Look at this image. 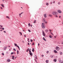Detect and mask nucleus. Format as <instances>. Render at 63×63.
<instances>
[{
    "label": "nucleus",
    "instance_id": "f3484780",
    "mask_svg": "<svg viewBox=\"0 0 63 63\" xmlns=\"http://www.w3.org/2000/svg\"><path fill=\"white\" fill-rule=\"evenodd\" d=\"M46 5H48V3L47 2H46Z\"/></svg>",
    "mask_w": 63,
    "mask_h": 63
},
{
    "label": "nucleus",
    "instance_id": "72a5a7b5",
    "mask_svg": "<svg viewBox=\"0 0 63 63\" xmlns=\"http://www.w3.org/2000/svg\"><path fill=\"white\" fill-rule=\"evenodd\" d=\"M2 55H4V54L3 53H2Z\"/></svg>",
    "mask_w": 63,
    "mask_h": 63
},
{
    "label": "nucleus",
    "instance_id": "4be33fe9",
    "mask_svg": "<svg viewBox=\"0 0 63 63\" xmlns=\"http://www.w3.org/2000/svg\"><path fill=\"white\" fill-rule=\"evenodd\" d=\"M46 63H48V60H47L46 61Z\"/></svg>",
    "mask_w": 63,
    "mask_h": 63
},
{
    "label": "nucleus",
    "instance_id": "a18cd8bd",
    "mask_svg": "<svg viewBox=\"0 0 63 63\" xmlns=\"http://www.w3.org/2000/svg\"><path fill=\"white\" fill-rule=\"evenodd\" d=\"M41 56L42 57H43V56H44V55H42Z\"/></svg>",
    "mask_w": 63,
    "mask_h": 63
},
{
    "label": "nucleus",
    "instance_id": "423d86ee",
    "mask_svg": "<svg viewBox=\"0 0 63 63\" xmlns=\"http://www.w3.org/2000/svg\"><path fill=\"white\" fill-rule=\"evenodd\" d=\"M43 34L44 36H46V35H45V32L43 31Z\"/></svg>",
    "mask_w": 63,
    "mask_h": 63
},
{
    "label": "nucleus",
    "instance_id": "7ed1b4c3",
    "mask_svg": "<svg viewBox=\"0 0 63 63\" xmlns=\"http://www.w3.org/2000/svg\"><path fill=\"white\" fill-rule=\"evenodd\" d=\"M57 13L55 11H54L52 13V14L53 15H57Z\"/></svg>",
    "mask_w": 63,
    "mask_h": 63
},
{
    "label": "nucleus",
    "instance_id": "49530a36",
    "mask_svg": "<svg viewBox=\"0 0 63 63\" xmlns=\"http://www.w3.org/2000/svg\"><path fill=\"white\" fill-rule=\"evenodd\" d=\"M49 31L51 32V31L50 30H49Z\"/></svg>",
    "mask_w": 63,
    "mask_h": 63
},
{
    "label": "nucleus",
    "instance_id": "09e8293b",
    "mask_svg": "<svg viewBox=\"0 0 63 63\" xmlns=\"http://www.w3.org/2000/svg\"><path fill=\"white\" fill-rule=\"evenodd\" d=\"M2 30H4V28H2Z\"/></svg>",
    "mask_w": 63,
    "mask_h": 63
},
{
    "label": "nucleus",
    "instance_id": "5701e85b",
    "mask_svg": "<svg viewBox=\"0 0 63 63\" xmlns=\"http://www.w3.org/2000/svg\"><path fill=\"white\" fill-rule=\"evenodd\" d=\"M36 20H35L33 22V23H36Z\"/></svg>",
    "mask_w": 63,
    "mask_h": 63
},
{
    "label": "nucleus",
    "instance_id": "0e129e2a",
    "mask_svg": "<svg viewBox=\"0 0 63 63\" xmlns=\"http://www.w3.org/2000/svg\"><path fill=\"white\" fill-rule=\"evenodd\" d=\"M56 38V36H55V37H54V38Z\"/></svg>",
    "mask_w": 63,
    "mask_h": 63
},
{
    "label": "nucleus",
    "instance_id": "6e6d98bb",
    "mask_svg": "<svg viewBox=\"0 0 63 63\" xmlns=\"http://www.w3.org/2000/svg\"><path fill=\"white\" fill-rule=\"evenodd\" d=\"M3 32H4V33H6V31H3Z\"/></svg>",
    "mask_w": 63,
    "mask_h": 63
},
{
    "label": "nucleus",
    "instance_id": "5fc2aeb1",
    "mask_svg": "<svg viewBox=\"0 0 63 63\" xmlns=\"http://www.w3.org/2000/svg\"><path fill=\"white\" fill-rule=\"evenodd\" d=\"M52 4V2H51V3H50V4Z\"/></svg>",
    "mask_w": 63,
    "mask_h": 63
},
{
    "label": "nucleus",
    "instance_id": "13d9d810",
    "mask_svg": "<svg viewBox=\"0 0 63 63\" xmlns=\"http://www.w3.org/2000/svg\"><path fill=\"white\" fill-rule=\"evenodd\" d=\"M24 37H25L26 38V35H24Z\"/></svg>",
    "mask_w": 63,
    "mask_h": 63
},
{
    "label": "nucleus",
    "instance_id": "c756f323",
    "mask_svg": "<svg viewBox=\"0 0 63 63\" xmlns=\"http://www.w3.org/2000/svg\"><path fill=\"white\" fill-rule=\"evenodd\" d=\"M22 13H21L20 14H19V16H21V14H22Z\"/></svg>",
    "mask_w": 63,
    "mask_h": 63
},
{
    "label": "nucleus",
    "instance_id": "2eb2a0df",
    "mask_svg": "<svg viewBox=\"0 0 63 63\" xmlns=\"http://www.w3.org/2000/svg\"><path fill=\"white\" fill-rule=\"evenodd\" d=\"M43 22H45L46 21V20H45V18H43Z\"/></svg>",
    "mask_w": 63,
    "mask_h": 63
},
{
    "label": "nucleus",
    "instance_id": "bb28decb",
    "mask_svg": "<svg viewBox=\"0 0 63 63\" xmlns=\"http://www.w3.org/2000/svg\"><path fill=\"white\" fill-rule=\"evenodd\" d=\"M60 54H61V55H62V52H60Z\"/></svg>",
    "mask_w": 63,
    "mask_h": 63
},
{
    "label": "nucleus",
    "instance_id": "9d476101",
    "mask_svg": "<svg viewBox=\"0 0 63 63\" xmlns=\"http://www.w3.org/2000/svg\"><path fill=\"white\" fill-rule=\"evenodd\" d=\"M7 47H4V50H5L7 49Z\"/></svg>",
    "mask_w": 63,
    "mask_h": 63
},
{
    "label": "nucleus",
    "instance_id": "4c0bfd02",
    "mask_svg": "<svg viewBox=\"0 0 63 63\" xmlns=\"http://www.w3.org/2000/svg\"><path fill=\"white\" fill-rule=\"evenodd\" d=\"M58 4H59V5H60V2H59L58 3Z\"/></svg>",
    "mask_w": 63,
    "mask_h": 63
},
{
    "label": "nucleus",
    "instance_id": "680f3d73",
    "mask_svg": "<svg viewBox=\"0 0 63 63\" xmlns=\"http://www.w3.org/2000/svg\"><path fill=\"white\" fill-rule=\"evenodd\" d=\"M22 42H23V43H24V41H22Z\"/></svg>",
    "mask_w": 63,
    "mask_h": 63
},
{
    "label": "nucleus",
    "instance_id": "69168bd1",
    "mask_svg": "<svg viewBox=\"0 0 63 63\" xmlns=\"http://www.w3.org/2000/svg\"><path fill=\"white\" fill-rule=\"evenodd\" d=\"M28 45H30L29 43H28Z\"/></svg>",
    "mask_w": 63,
    "mask_h": 63
},
{
    "label": "nucleus",
    "instance_id": "603ef678",
    "mask_svg": "<svg viewBox=\"0 0 63 63\" xmlns=\"http://www.w3.org/2000/svg\"><path fill=\"white\" fill-rule=\"evenodd\" d=\"M0 8L1 9H2H2H3L2 7H0Z\"/></svg>",
    "mask_w": 63,
    "mask_h": 63
},
{
    "label": "nucleus",
    "instance_id": "4d7b16f0",
    "mask_svg": "<svg viewBox=\"0 0 63 63\" xmlns=\"http://www.w3.org/2000/svg\"><path fill=\"white\" fill-rule=\"evenodd\" d=\"M3 31V30H0V31Z\"/></svg>",
    "mask_w": 63,
    "mask_h": 63
},
{
    "label": "nucleus",
    "instance_id": "b1692460",
    "mask_svg": "<svg viewBox=\"0 0 63 63\" xmlns=\"http://www.w3.org/2000/svg\"><path fill=\"white\" fill-rule=\"evenodd\" d=\"M35 58L36 59H37V56H36V55H35Z\"/></svg>",
    "mask_w": 63,
    "mask_h": 63
},
{
    "label": "nucleus",
    "instance_id": "774afa93",
    "mask_svg": "<svg viewBox=\"0 0 63 63\" xmlns=\"http://www.w3.org/2000/svg\"><path fill=\"white\" fill-rule=\"evenodd\" d=\"M62 23L63 24V21L62 22Z\"/></svg>",
    "mask_w": 63,
    "mask_h": 63
},
{
    "label": "nucleus",
    "instance_id": "7c9ffc66",
    "mask_svg": "<svg viewBox=\"0 0 63 63\" xmlns=\"http://www.w3.org/2000/svg\"><path fill=\"white\" fill-rule=\"evenodd\" d=\"M19 33H20V35H22V33H21V32H19Z\"/></svg>",
    "mask_w": 63,
    "mask_h": 63
},
{
    "label": "nucleus",
    "instance_id": "ddd939ff",
    "mask_svg": "<svg viewBox=\"0 0 63 63\" xmlns=\"http://www.w3.org/2000/svg\"><path fill=\"white\" fill-rule=\"evenodd\" d=\"M44 16L45 17H47V15L46 14H45L44 15Z\"/></svg>",
    "mask_w": 63,
    "mask_h": 63
},
{
    "label": "nucleus",
    "instance_id": "a211bd4d",
    "mask_svg": "<svg viewBox=\"0 0 63 63\" xmlns=\"http://www.w3.org/2000/svg\"><path fill=\"white\" fill-rule=\"evenodd\" d=\"M6 17L7 18H8V19H10V17H9L8 16H6Z\"/></svg>",
    "mask_w": 63,
    "mask_h": 63
},
{
    "label": "nucleus",
    "instance_id": "f03ea898",
    "mask_svg": "<svg viewBox=\"0 0 63 63\" xmlns=\"http://www.w3.org/2000/svg\"><path fill=\"white\" fill-rule=\"evenodd\" d=\"M56 49L58 51V50H59V49H60V48H59V47H56Z\"/></svg>",
    "mask_w": 63,
    "mask_h": 63
},
{
    "label": "nucleus",
    "instance_id": "9b49d317",
    "mask_svg": "<svg viewBox=\"0 0 63 63\" xmlns=\"http://www.w3.org/2000/svg\"><path fill=\"white\" fill-rule=\"evenodd\" d=\"M1 6L2 7H3V8H4V5L3 4H1Z\"/></svg>",
    "mask_w": 63,
    "mask_h": 63
},
{
    "label": "nucleus",
    "instance_id": "6e6552de",
    "mask_svg": "<svg viewBox=\"0 0 63 63\" xmlns=\"http://www.w3.org/2000/svg\"><path fill=\"white\" fill-rule=\"evenodd\" d=\"M58 12L59 13H61V11H60V10H58Z\"/></svg>",
    "mask_w": 63,
    "mask_h": 63
},
{
    "label": "nucleus",
    "instance_id": "e433bc0d",
    "mask_svg": "<svg viewBox=\"0 0 63 63\" xmlns=\"http://www.w3.org/2000/svg\"><path fill=\"white\" fill-rule=\"evenodd\" d=\"M13 50H15V51H16V49H15V48H13Z\"/></svg>",
    "mask_w": 63,
    "mask_h": 63
},
{
    "label": "nucleus",
    "instance_id": "cd10ccee",
    "mask_svg": "<svg viewBox=\"0 0 63 63\" xmlns=\"http://www.w3.org/2000/svg\"><path fill=\"white\" fill-rule=\"evenodd\" d=\"M18 52H19V51L18 50H17V54H18Z\"/></svg>",
    "mask_w": 63,
    "mask_h": 63
},
{
    "label": "nucleus",
    "instance_id": "864d4df0",
    "mask_svg": "<svg viewBox=\"0 0 63 63\" xmlns=\"http://www.w3.org/2000/svg\"><path fill=\"white\" fill-rule=\"evenodd\" d=\"M14 45H15V46H16V44L15 43V44H14Z\"/></svg>",
    "mask_w": 63,
    "mask_h": 63
},
{
    "label": "nucleus",
    "instance_id": "1a4fd4ad",
    "mask_svg": "<svg viewBox=\"0 0 63 63\" xmlns=\"http://www.w3.org/2000/svg\"><path fill=\"white\" fill-rule=\"evenodd\" d=\"M7 61L8 62H10V59H9L7 60Z\"/></svg>",
    "mask_w": 63,
    "mask_h": 63
},
{
    "label": "nucleus",
    "instance_id": "338daca9",
    "mask_svg": "<svg viewBox=\"0 0 63 63\" xmlns=\"http://www.w3.org/2000/svg\"><path fill=\"white\" fill-rule=\"evenodd\" d=\"M62 44H63V43H62Z\"/></svg>",
    "mask_w": 63,
    "mask_h": 63
},
{
    "label": "nucleus",
    "instance_id": "4468645a",
    "mask_svg": "<svg viewBox=\"0 0 63 63\" xmlns=\"http://www.w3.org/2000/svg\"><path fill=\"white\" fill-rule=\"evenodd\" d=\"M43 39L45 41H46V39H45V37L43 38Z\"/></svg>",
    "mask_w": 63,
    "mask_h": 63
},
{
    "label": "nucleus",
    "instance_id": "473e14b6",
    "mask_svg": "<svg viewBox=\"0 0 63 63\" xmlns=\"http://www.w3.org/2000/svg\"><path fill=\"white\" fill-rule=\"evenodd\" d=\"M55 17H58V16H57V15H55Z\"/></svg>",
    "mask_w": 63,
    "mask_h": 63
},
{
    "label": "nucleus",
    "instance_id": "f8f14e48",
    "mask_svg": "<svg viewBox=\"0 0 63 63\" xmlns=\"http://www.w3.org/2000/svg\"><path fill=\"white\" fill-rule=\"evenodd\" d=\"M53 61L55 62H56V59H55Z\"/></svg>",
    "mask_w": 63,
    "mask_h": 63
},
{
    "label": "nucleus",
    "instance_id": "bf43d9fd",
    "mask_svg": "<svg viewBox=\"0 0 63 63\" xmlns=\"http://www.w3.org/2000/svg\"><path fill=\"white\" fill-rule=\"evenodd\" d=\"M13 54H15V52H14V53H13Z\"/></svg>",
    "mask_w": 63,
    "mask_h": 63
},
{
    "label": "nucleus",
    "instance_id": "39448f33",
    "mask_svg": "<svg viewBox=\"0 0 63 63\" xmlns=\"http://www.w3.org/2000/svg\"><path fill=\"white\" fill-rule=\"evenodd\" d=\"M54 52L55 53H57V51H56V50H54Z\"/></svg>",
    "mask_w": 63,
    "mask_h": 63
},
{
    "label": "nucleus",
    "instance_id": "aec40b11",
    "mask_svg": "<svg viewBox=\"0 0 63 63\" xmlns=\"http://www.w3.org/2000/svg\"><path fill=\"white\" fill-rule=\"evenodd\" d=\"M32 51L33 52H34V49L33 48H32Z\"/></svg>",
    "mask_w": 63,
    "mask_h": 63
},
{
    "label": "nucleus",
    "instance_id": "c03bdc74",
    "mask_svg": "<svg viewBox=\"0 0 63 63\" xmlns=\"http://www.w3.org/2000/svg\"><path fill=\"white\" fill-rule=\"evenodd\" d=\"M55 1H54L53 2V3H55Z\"/></svg>",
    "mask_w": 63,
    "mask_h": 63
},
{
    "label": "nucleus",
    "instance_id": "a878e982",
    "mask_svg": "<svg viewBox=\"0 0 63 63\" xmlns=\"http://www.w3.org/2000/svg\"><path fill=\"white\" fill-rule=\"evenodd\" d=\"M49 37H50V38H52V36H51V35H49Z\"/></svg>",
    "mask_w": 63,
    "mask_h": 63
},
{
    "label": "nucleus",
    "instance_id": "79ce46f5",
    "mask_svg": "<svg viewBox=\"0 0 63 63\" xmlns=\"http://www.w3.org/2000/svg\"><path fill=\"white\" fill-rule=\"evenodd\" d=\"M47 22H45V23L46 24H47Z\"/></svg>",
    "mask_w": 63,
    "mask_h": 63
},
{
    "label": "nucleus",
    "instance_id": "c85d7f7f",
    "mask_svg": "<svg viewBox=\"0 0 63 63\" xmlns=\"http://www.w3.org/2000/svg\"><path fill=\"white\" fill-rule=\"evenodd\" d=\"M50 33L51 34H52V35H53V33H52L51 32H50Z\"/></svg>",
    "mask_w": 63,
    "mask_h": 63
},
{
    "label": "nucleus",
    "instance_id": "8fccbe9b",
    "mask_svg": "<svg viewBox=\"0 0 63 63\" xmlns=\"http://www.w3.org/2000/svg\"><path fill=\"white\" fill-rule=\"evenodd\" d=\"M6 53L7 54V53H8V52L7 51L6 52Z\"/></svg>",
    "mask_w": 63,
    "mask_h": 63
},
{
    "label": "nucleus",
    "instance_id": "20e7f679",
    "mask_svg": "<svg viewBox=\"0 0 63 63\" xmlns=\"http://www.w3.org/2000/svg\"><path fill=\"white\" fill-rule=\"evenodd\" d=\"M29 54H30V55H31V56H32V55H33V54H32V53H31V50H29Z\"/></svg>",
    "mask_w": 63,
    "mask_h": 63
},
{
    "label": "nucleus",
    "instance_id": "58836bf2",
    "mask_svg": "<svg viewBox=\"0 0 63 63\" xmlns=\"http://www.w3.org/2000/svg\"><path fill=\"white\" fill-rule=\"evenodd\" d=\"M32 45H34V42H33L32 44Z\"/></svg>",
    "mask_w": 63,
    "mask_h": 63
},
{
    "label": "nucleus",
    "instance_id": "0eeeda50",
    "mask_svg": "<svg viewBox=\"0 0 63 63\" xmlns=\"http://www.w3.org/2000/svg\"><path fill=\"white\" fill-rule=\"evenodd\" d=\"M16 46L17 47H18V48L19 49V50H20V48H19V47L18 46H17V44H16Z\"/></svg>",
    "mask_w": 63,
    "mask_h": 63
},
{
    "label": "nucleus",
    "instance_id": "052dcab7",
    "mask_svg": "<svg viewBox=\"0 0 63 63\" xmlns=\"http://www.w3.org/2000/svg\"><path fill=\"white\" fill-rule=\"evenodd\" d=\"M59 17H60H60H61V16H59Z\"/></svg>",
    "mask_w": 63,
    "mask_h": 63
},
{
    "label": "nucleus",
    "instance_id": "3c124183",
    "mask_svg": "<svg viewBox=\"0 0 63 63\" xmlns=\"http://www.w3.org/2000/svg\"><path fill=\"white\" fill-rule=\"evenodd\" d=\"M31 42H32L33 41V40H31Z\"/></svg>",
    "mask_w": 63,
    "mask_h": 63
},
{
    "label": "nucleus",
    "instance_id": "412c9836",
    "mask_svg": "<svg viewBox=\"0 0 63 63\" xmlns=\"http://www.w3.org/2000/svg\"><path fill=\"white\" fill-rule=\"evenodd\" d=\"M48 31V30H45V32H47Z\"/></svg>",
    "mask_w": 63,
    "mask_h": 63
},
{
    "label": "nucleus",
    "instance_id": "2f4dec72",
    "mask_svg": "<svg viewBox=\"0 0 63 63\" xmlns=\"http://www.w3.org/2000/svg\"><path fill=\"white\" fill-rule=\"evenodd\" d=\"M28 31H29V32H31V31H30V30H28Z\"/></svg>",
    "mask_w": 63,
    "mask_h": 63
},
{
    "label": "nucleus",
    "instance_id": "f257e3e1",
    "mask_svg": "<svg viewBox=\"0 0 63 63\" xmlns=\"http://www.w3.org/2000/svg\"><path fill=\"white\" fill-rule=\"evenodd\" d=\"M45 24L44 23H42V28L44 29L45 28Z\"/></svg>",
    "mask_w": 63,
    "mask_h": 63
},
{
    "label": "nucleus",
    "instance_id": "393cba45",
    "mask_svg": "<svg viewBox=\"0 0 63 63\" xmlns=\"http://www.w3.org/2000/svg\"><path fill=\"white\" fill-rule=\"evenodd\" d=\"M29 50V49H27V50L26 51L27 52H28V50Z\"/></svg>",
    "mask_w": 63,
    "mask_h": 63
},
{
    "label": "nucleus",
    "instance_id": "e2e57ef3",
    "mask_svg": "<svg viewBox=\"0 0 63 63\" xmlns=\"http://www.w3.org/2000/svg\"><path fill=\"white\" fill-rule=\"evenodd\" d=\"M39 45H40V44H39V43L38 44V46H39Z\"/></svg>",
    "mask_w": 63,
    "mask_h": 63
},
{
    "label": "nucleus",
    "instance_id": "a19ab883",
    "mask_svg": "<svg viewBox=\"0 0 63 63\" xmlns=\"http://www.w3.org/2000/svg\"><path fill=\"white\" fill-rule=\"evenodd\" d=\"M28 25H29V26H30V24L29 23V24H28Z\"/></svg>",
    "mask_w": 63,
    "mask_h": 63
},
{
    "label": "nucleus",
    "instance_id": "dca6fc26",
    "mask_svg": "<svg viewBox=\"0 0 63 63\" xmlns=\"http://www.w3.org/2000/svg\"><path fill=\"white\" fill-rule=\"evenodd\" d=\"M48 16L50 17H51L52 16V15L49 14L48 15Z\"/></svg>",
    "mask_w": 63,
    "mask_h": 63
},
{
    "label": "nucleus",
    "instance_id": "f704fd0d",
    "mask_svg": "<svg viewBox=\"0 0 63 63\" xmlns=\"http://www.w3.org/2000/svg\"><path fill=\"white\" fill-rule=\"evenodd\" d=\"M13 52H12L11 53V55L13 54Z\"/></svg>",
    "mask_w": 63,
    "mask_h": 63
},
{
    "label": "nucleus",
    "instance_id": "de8ad7c7",
    "mask_svg": "<svg viewBox=\"0 0 63 63\" xmlns=\"http://www.w3.org/2000/svg\"><path fill=\"white\" fill-rule=\"evenodd\" d=\"M60 61H61V60H59V62H60Z\"/></svg>",
    "mask_w": 63,
    "mask_h": 63
},
{
    "label": "nucleus",
    "instance_id": "ea45409f",
    "mask_svg": "<svg viewBox=\"0 0 63 63\" xmlns=\"http://www.w3.org/2000/svg\"><path fill=\"white\" fill-rule=\"evenodd\" d=\"M34 60L36 62H37V60H36L35 59H34Z\"/></svg>",
    "mask_w": 63,
    "mask_h": 63
},
{
    "label": "nucleus",
    "instance_id": "37998d69",
    "mask_svg": "<svg viewBox=\"0 0 63 63\" xmlns=\"http://www.w3.org/2000/svg\"><path fill=\"white\" fill-rule=\"evenodd\" d=\"M0 27H3V26H2V25H0Z\"/></svg>",
    "mask_w": 63,
    "mask_h": 63
},
{
    "label": "nucleus",
    "instance_id": "6ab92c4d",
    "mask_svg": "<svg viewBox=\"0 0 63 63\" xmlns=\"http://www.w3.org/2000/svg\"><path fill=\"white\" fill-rule=\"evenodd\" d=\"M12 59L13 60H14V56H12Z\"/></svg>",
    "mask_w": 63,
    "mask_h": 63
},
{
    "label": "nucleus",
    "instance_id": "c9c22d12",
    "mask_svg": "<svg viewBox=\"0 0 63 63\" xmlns=\"http://www.w3.org/2000/svg\"><path fill=\"white\" fill-rule=\"evenodd\" d=\"M49 52V51H47V53H48Z\"/></svg>",
    "mask_w": 63,
    "mask_h": 63
}]
</instances>
